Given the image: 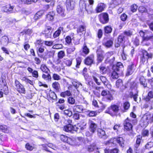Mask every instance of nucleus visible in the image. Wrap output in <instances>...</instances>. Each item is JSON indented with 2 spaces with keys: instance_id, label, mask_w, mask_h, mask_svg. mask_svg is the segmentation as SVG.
<instances>
[{
  "instance_id": "5701e85b",
  "label": "nucleus",
  "mask_w": 153,
  "mask_h": 153,
  "mask_svg": "<svg viewBox=\"0 0 153 153\" xmlns=\"http://www.w3.org/2000/svg\"><path fill=\"white\" fill-rule=\"evenodd\" d=\"M82 55L85 56L88 54L89 52V50L85 44H84L82 48Z\"/></svg>"
},
{
  "instance_id": "bb28decb",
  "label": "nucleus",
  "mask_w": 153,
  "mask_h": 153,
  "mask_svg": "<svg viewBox=\"0 0 153 153\" xmlns=\"http://www.w3.org/2000/svg\"><path fill=\"white\" fill-rule=\"evenodd\" d=\"M2 83L1 85L4 86L3 90L4 92V94L7 95L8 93V87L7 86V83L5 81L3 80H2ZM1 90H2V89H1Z\"/></svg>"
},
{
  "instance_id": "1a4fd4ad",
  "label": "nucleus",
  "mask_w": 153,
  "mask_h": 153,
  "mask_svg": "<svg viewBox=\"0 0 153 153\" xmlns=\"http://www.w3.org/2000/svg\"><path fill=\"white\" fill-rule=\"evenodd\" d=\"M124 128L127 131L131 130L132 129V126L131 123V120L128 118L126 119L124 122Z\"/></svg>"
},
{
  "instance_id": "393cba45",
  "label": "nucleus",
  "mask_w": 153,
  "mask_h": 153,
  "mask_svg": "<svg viewBox=\"0 0 153 153\" xmlns=\"http://www.w3.org/2000/svg\"><path fill=\"white\" fill-rule=\"evenodd\" d=\"M152 98H153V91H150L149 92L147 95L146 97H144L143 99L146 102H148Z\"/></svg>"
},
{
  "instance_id": "ddd939ff",
  "label": "nucleus",
  "mask_w": 153,
  "mask_h": 153,
  "mask_svg": "<svg viewBox=\"0 0 153 153\" xmlns=\"http://www.w3.org/2000/svg\"><path fill=\"white\" fill-rule=\"evenodd\" d=\"M94 60V55L91 54L85 59V63L87 65H90L93 63Z\"/></svg>"
},
{
  "instance_id": "f704fd0d",
  "label": "nucleus",
  "mask_w": 153,
  "mask_h": 153,
  "mask_svg": "<svg viewBox=\"0 0 153 153\" xmlns=\"http://www.w3.org/2000/svg\"><path fill=\"white\" fill-rule=\"evenodd\" d=\"M55 16V13L53 12H51L49 13L46 16L47 19L49 20H52L53 19Z\"/></svg>"
},
{
  "instance_id": "20e7f679",
  "label": "nucleus",
  "mask_w": 153,
  "mask_h": 153,
  "mask_svg": "<svg viewBox=\"0 0 153 153\" xmlns=\"http://www.w3.org/2000/svg\"><path fill=\"white\" fill-rule=\"evenodd\" d=\"M15 85L17 91L19 93L25 94L26 91L24 86L17 80H16Z\"/></svg>"
},
{
  "instance_id": "c03bdc74",
  "label": "nucleus",
  "mask_w": 153,
  "mask_h": 153,
  "mask_svg": "<svg viewBox=\"0 0 153 153\" xmlns=\"http://www.w3.org/2000/svg\"><path fill=\"white\" fill-rule=\"evenodd\" d=\"M85 27L83 25H80L78 27L77 30V33H82L83 31H85Z\"/></svg>"
},
{
  "instance_id": "9b49d317",
  "label": "nucleus",
  "mask_w": 153,
  "mask_h": 153,
  "mask_svg": "<svg viewBox=\"0 0 153 153\" xmlns=\"http://www.w3.org/2000/svg\"><path fill=\"white\" fill-rule=\"evenodd\" d=\"M75 0H67L66 7L68 10L70 11L74 8Z\"/></svg>"
},
{
  "instance_id": "5fc2aeb1",
  "label": "nucleus",
  "mask_w": 153,
  "mask_h": 153,
  "mask_svg": "<svg viewBox=\"0 0 153 153\" xmlns=\"http://www.w3.org/2000/svg\"><path fill=\"white\" fill-rule=\"evenodd\" d=\"M124 36L123 34H121L118 37V42L120 43L124 41Z\"/></svg>"
},
{
  "instance_id": "72a5a7b5",
  "label": "nucleus",
  "mask_w": 153,
  "mask_h": 153,
  "mask_svg": "<svg viewBox=\"0 0 153 153\" xmlns=\"http://www.w3.org/2000/svg\"><path fill=\"white\" fill-rule=\"evenodd\" d=\"M40 69L42 71L46 73H48V72L49 71V69L48 68L46 65L44 64L41 65Z\"/></svg>"
},
{
  "instance_id": "6e6552de",
  "label": "nucleus",
  "mask_w": 153,
  "mask_h": 153,
  "mask_svg": "<svg viewBox=\"0 0 153 153\" xmlns=\"http://www.w3.org/2000/svg\"><path fill=\"white\" fill-rule=\"evenodd\" d=\"M52 28L49 26H47L45 30L43 31L42 34L45 35V36L46 38H48L51 37V30Z\"/></svg>"
},
{
  "instance_id": "bf43d9fd",
  "label": "nucleus",
  "mask_w": 153,
  "mask_h": 153,
  "mask_svg": "<svg viewBox=\"0 0 153 153\" xmlns=\"http://www.w3.org/2000/svg\"><path fill=\"white\" fill-rule=\"evenodd\" d=\"M76 67L77 68H78L79 67V65H80L81 62V59L80 57H78L76 58Z\"/></svg>"
},
{
  "instance_id": "f257e3e1",
  "label": "nucleus",
  "mask_w": 153,
  "mask_h": 153,
  "mask_svg": "<svg viewBox=\"0 0 153 153\" xmlns=\"http://www.w3.org/2000/svg\"><path fill=\"white\" fill-rule=\"evenodd\" d=\"M153 54L151 53H149L145 50L142 51V56L140 57V62L144 64L147 63L149 59H152L153 57Z\"/></svg>"
},
{
  "instance_id": "6ab92c4d",
  "label": "nucleus",
  "mask_w": 153,
  "mask_h": 153,
  "mask_svg": "<svg viewBox=\"0 0 153 153\" xmlns=\"http://www.w3.org/2000/svg\"><path fill=\"white\" fill-rule=\"evenodd\" d=\"M14 7L10 5H8L2 7V10L5 12L8 13H12L13 12Z\"/></svg>"
},
{
  "instance_id": "de8ad7c7",
  "label": "nucleus",
  "mask_w": 153,
  "mask_h": 153,
  "mask_svg": "<svg viewBox=\"0 0 153 153\" xmlns=\"http://www.w3.org/2000/svg\"><path fill=\"white\" fill-rule=\"evenodd\" d=\"M65 55V52L61 51L58 53L57 57L59 58L62 59Z\"/></svg>"
},
{
  "instance_id": "e2e57ef3",
  "label": "nucleus",
  "mask_w": 153,
  "mask_h": 153,
  "mask_svg": "<svg viewBox=\"0 0 153 153\" xmlns=\"http://www.w3.org/2000/svg\"><path fill=\"white\" fill-rule=\"evenodd\" d=\"M40 17V13L38 12L34 15L33 19L34 21H36L39 19Z\"/></svg>"
},
{
  "instance_id": "79ce46f5",
  "label": "nucleus",
  "mask_w": 153,
  "mask_h": 153,
  "mask_svg": "<svg viewBox=\"0 0 153 153\" xmlns=\"http://www.w3.org/2000/svg\"><path fill=\"white\" fill-rule=\"evenodd\" d=\"M32 33V30L29 29H25L21 32V33H22L23 34H25L29 35Z\"/></svg>"
},
{
  "instance_id": "37998d69",
  "label": "nucleus",
  "mask_w": 153,
  "mask_h": 153,
  "mask_svg": "<svg viewBox=\"0 0 153 153\" xmlns=\"http://www.w3.org/2000/svg\"><path fill=\"white\" fill-rule=\"evenodd\" d=\"M123 106L124 109L123 112L126 111V110H127L130 107L129 103L128 102H125L123 104Z\"/></svg>"
},
{
  "instance_id": "c85d7f7f",
  "label": "nucleus",
  "mask_w": 153,
  "mask_h": 153,
  "mask_svg": "<svg viewBox=\"0 0 153 153\" xmlns=\"http://www.w3.org/2000/svg\"><path fill=\"white\" fill-rule=\"evenodd\" d=\"M2 44L4 45H7L9 42V39L7 36H4L1 38Z\"/></svg>"
},
{
  "instance_id": "7ed1b4c3",
  "label": "nucleus",
  "mask_w": 153,
  "mask_h": 153,
  "mask_svg": "<svg viewBox=\"0 0 153 153\" xmlns=\"http://www.w3.org/2000/svg\"><path fill=\"white\" fill-rule=\"evenodd\" d=\"M119 107L116 105H113L108 107L105 111V112L114 116L117 114L119 111Z\"/></svg>"
},
{
  "instance_id": "aec40b11",
  "label": "nucleus",
  "mask_w": 153,
  "mask_h": 153,
  "mask_svg": "<svg viewBox=\"0 0 153 153\" xmlns=\"http://www.w3.org/2000/svg\"><path fill=\"white\" fill-rule=\"evenodd\" d=\"M97 127V125L93 121H91L89 126V130L91 132L94 133Z\"/></svg>"
},
{
  "instance_id": "f8f14e48",
  "label": "nucleus",
  "mask_w": 153,
  "mask_h": 153,
  "mask_svg": "<svg viewBox=\"0 0 153 153\" xmlns=\"http://www.w3.org/2000/svg\"><path fill=\"white\" fill-rule=\"evenodd\" d=\"M106 7V5L103 3L98 4L95 10L97 13H99L103 11Z\"/></svg>"
},
{
  "instance_id": "4be33fe9",
  "label": "nucleus",
  "mask_w": 153,
  "mask_h": 153,
  "mask_svg": "<svg viewBox=\"0 0 153 153\" xmlns=\"http://www.w3.org/2000/svg\"><path fill=\"white\" fill-rule=\"evenodd\" d=\"M56 11L61 16H64L65 9L63 7L59 5H58L56 8Z\"/></svg>"
},
{
  "instance_id": "423d86ee",
  "label": "nucleus",
  "mask_w": 153,
  "mask_h": 153,
  "mask_svg": "<svg viewBox=\"0 0 153 153\" xmlns=\"http://www.w3.org/2000/svg\"><path fill=\"white\" fill-rule=\"evenodd\" d=\"M110 142L114 144H116L115 142H117L121 146H124V140L122 137H119L117 138H114L111 139L110 140Z\"/></svg>"
},
{
  "instance_id": "0e129e2a",
  "label": "nucleus",
  "mask_w": 153,
  "mask_h": 153,
  "mask_svg": "<svg viewBox=\"0 0 153 153\" xmlns=\"http://www.w3.org/2000/svg\"><path fill=\"white\" fill-rule=\"evenodd\" d=\"M95 149V146L93 145L89 146L88 147V150L90 152H92Z\"/></svg>"
},
{
  "instance_id": "a18cd8bd",
  "label": "nucleus",
  "mask_w": 153,
  "mask_h": 153,
  "mask_svg": "<svg viewBox=\"0 0 153 153\" xmlns=\"http://www.w3.org/2000/svg\"><path fill=\"white\" fill-rule=\"evenodd\" d=\"M112 31V28L110 26H107L104 28V31L105 33H111Z\"/></svg>"
},
{
  "instance_id": "8fccbe9b",
  "label": "nucleus",
  "mask_w": 153,
  "mask_h": 153,
  "mask_svg": "<svg viewBox=\"0 0 153 153\" xmlns=\"http://www.w3.org/2000/svg\"><path fill=\"white\" fill-rule=\"evenodd\" d=\"M113 44V41L110 40L107 41L106 43H105V46L107 48H110L112 46Z\"/></svg>"
},
{
  "instance_id": "412c9836",
  "label": "nucleus",
  "mask_w": 153,
  "mask_h": 153,
  "mask_svg": "<svg viewBox=\"0 0 153 153\" xmlns=\"http://www.w3.org/2000/svg\"><path fill=\"white\" fill-rule=\"evenodd\" d=\"M116 85V87L119 88L121 91L123 90L125 88V86L123 85L122 80L120 79H119L117 81Z\"/></svg>"
},
{
  "instance_id": "a211bd4d",
  "label": "nucleus",
  "mask_w": 153,
  "mask_h": 153,
  "mask_svg": "<svg viewBox=\"0 0 153 153\" xmlns=\"http://www.w3.org/2000/svg\"><path fill=\"white\" fill-rule=\"evenodd\" d=\"M138 95V92L135 94H134L132 92H131L129 95V97L131 98H133L134 100L137 103L140 102L141 98H139V100H138L137 97Z\"/></svg>"
},
{
  "instance_id": "7c9ffc66",
  "label": "nucleus",
  "mask_w": 153,
  "mask_h": 153,
  "mask_svg": "<svg viewBox=\"0 0 153 153\" xmlns=\"http://www.w3.org/2000/svg\"><path fill=\"white\" fill-rule=\"evenodd\" d=\"M100 69V72L102 74H104L106 73L107 72V68L101 65L99 67Z\"/></svg>"
},
{
  "instance_id": "b1692460",
  "label": "nucleus",
  "mask_w": 153,
  "mask_h": 153,
  "mask_svg": "<svg viewBox=\"0 0 153 153\" xmlns=\"http://www.w3.org/2000/svg\"><path fill=\"white\" fill-rule=\"evenodd\" d=\"M139 83L143 87H147V82L146 79L143 76H141L139 79Z\"/></svg>"
},
{
  "instance_id": "a878e982",
  "label": "nucleus",
  "mask_w": 153,
  "mask_h": 153,
  "mask_svg": "<svg viewBox=\"0 0 153 153\" xmlns=\"http://www.w3.org/2000/svg\"><path fill=\"white\" fill-rule=\"evenodd\" d=\"M63 28L62 27H59L53 34V36L54 38L58 37L62 31L63 30Z\"/></svg>"
},
{
  "instance_id": "e433bc0d",
  "label": "nucleus",
  "mask_w": 153,
  "mask_h": 153,
  "mask_svg": "<svg viewBox=\"0 0 153 153\" xmlns=\"http://www.w3.org/2000/svg\"><path fill=\"white\" fill-rule=\"evenodd\" d=\"M53 87L56 91H59L60 88L59 84L57 82H55L52 85Z\"/></svg>"
},
{
  "instance_id": "864d4df0",
  "label": "nucleus",
  "mask_w": 153,
  "mask_h": 153,
  "mask_svg": "<svg viewBox=\"0 0 153 153\" xmlns=\"http://www.w3.org/2000/svg\"><path fill=\"white\" fill-rule=\"evenodd\" d=\"M47 74V75L43 74L42 75V77L45 79L51 80V76L48 73Z\"/></svg>"
},
{
  "instance_id": "f3484780",
  "label": "nucleus",
  "mask_w": 153,
  "mask_h": 153,
  "mask_svg": "<svg viewBox=\"0 0 153 153\" xmlns=\"http://www.w3.org/2000/svg\"><path fill=\"white\" fill-rule=\"evenodd\" d=\"M73 109L74 111L79 113L83 112L85 110V109L82 105H74L73 106Z\"/></svg>"
},
{
  "instance_id": "c756f323",
  "label": "nucleus",
  "mask_w": 153,
  "mask_h": 153,
  "mask_svg": "<svg viewBox=\"0 0 153 153\" xmlns=\"http://www.w3.org/2000/svg\"><path fill=\"white\" fill-rule=\"evenodd\" d=\"M139 10L141 13L147 12L149 14H151L153 13L151 11H149L146 9L143 6H140L139 7Z\"/></svg>"
},
{
  "instance_id": "c9c22d12",
  "label": "nucleus",
  "mask_w": 153,
  "mask_h": 153,
  "mask_svg": "<svg viewBox=\"0 0 153 153\" xmlns=\"http://www.w3.org/2000/svg\"><path fill=\"white\" fill-rule=\"evenodd\" d=\"M152 39H153V34L152 35L149 36H144L142 38V40L141 43L143 44V45H144L145 44V43H144V42H147L149 40Z\"/></svg>"
},
{
  "instance_id": "39448f33",
  "label": "nucleus",
  "mask_w": 153,
  "mask_h": 153,
  "mask_svg": "<svg viewBox=\"0 0 153 153\" xmlns=\"http://www.w3.org/2000/svg\"><path fill=\"white\" fill-rule=\"evenodd\" d=\"M98 17L100 21L102 23L105 24L108 22V15L107 13H101Z\"/></svg>"
},
{
  "instance_id": "9d476101",
  "label": "nucleus",
  "mask_w": 153,
  "mask_h": 153,
  "mask_svg": "<svg viewBox=\"0 0 153 153\" xmlns=\"http://www.w3.org/2000/svg\"><path fill=\"white\" fill-rule=\"evenodd\" d=\"M136 67L133 64L128 65L127 69L126 75L127 76L131 75L135 71Z\"/></svg>"
},
{
  "instance_id": "680f3d73",
  "label": "nucleus",
  "mask_w": 153,
  "mask_h": 153,
  "mask_svg": "<svg viewBox=\"0 0 153 153\" xmlns=\"http://www.w3.org/2000/svg\"><path fill=\"white\" fill-rule=\"evenodd\" d=\"M112 4L115 5H118L121 3V0H112Z\"/></svg>"
},
{
  "instance_id": "338daca9",
  "label": "nucleus",
  "mask_w": 153,
  "mask_h": 153,
  "mask_svg": "<svg viewBox=\"0 0 153 153\" xmlns=\"http://www.w3.org/2000/svg\"><path fill=\"white\" fill-rule=\"evenodd\" d=\"M75 50V48L74 47H73L68 48L67 51L68 53L70 54L73 52Z\"/></svg>"
},
{
  "instance_id": "a19ab883",
  "label": "nucleus",
  "mask_w": 153,
  "mask_h": 153,
  "mask_svg": "<svg viewBox=\"0 0 153 153\" xmlns=\"http://www.w3.org/2000/svg\"><path fill=\"white\" fill-rule=\"evenodd\" d=\"M111 73V76L113 79H117L118 77V74L120 73L117 72L116 71L113 70Z\"/></svg>"
},
{
  "instance_id": "09e8293b",
  "label": "nucleus",
  "mask_w": 153,
  "mask_h": 153,
  "mask_svg": "<svg viewBox=\"0 0 153 153\" xmlns=\"http://www.w3.org/2000/svg\"><path fill=\"white\" fill-rule=\"evenodd\" d=\"M62 45L61 44L58 43L55 44L53 46L52 48L53 49H60L62 48Z\"/></svg>"
},
{
  "instance_id": "58836bf2",
  "label": "nucleus",
  "mask_w": 153,
  "mask_h": 153,
  "mask_svg": "<svg viewBox=\"0 0 153 153\" xmlns=\"http://www.w3.org/2000/svg\"><path fill=\"white\" fill-rule=\"evenodd\" d=\"M144 118L146 120V121L148 123H151L152 122L151 121V115L150 114H146L144 116Z\"/></svg>"
},
{
  "instance_id": "dca6fc26",
  "label": "nucleus",
  "mask_w": 153,
  "mask_h": 153,
  "mask_svg": "<svg viewBox=\"0 0 153 153\" xmlns=\"http://www.w3.org/2000/svg\"><path fill=\"white\" fill-rule=\"evenodd\" d=\"M100 79L104 85L106 86L108 88V89L111 88V85L105 77L103 76H100Z\"/></svg>"
},
{
  "instance_id": "4c0bfd02",
  "label": "nucleus",
  "mask_w": 153,
  "mask_h": 153,
  "mask_svg": "<svg viewBox=\"0 0 153 153\" xmlns=\"http://www.w3.org/2000/svg\"><path fill=\"white\" fill-rule=\"evenodd\" d=\"M71 82L73 85L76 88H77L79 87L80 85H82V84L81 83H80L79 82H78L77 80L76 79L72 80H71Z\"/></svg>"
},
{
  "instance_id": "2eb2a0df",
  "label": "nucleus",
  "mask_w": 153,
  "mask_h": 153,
  "mask_svg": "<svg viewBox=\"0 0 153 153\" xmlns=\"http://www.w3.org/2000/svg\"><path fill=\"white\" fill-rule=\"evenodd\" d=\"M123 68V66L122 63L120 62H118L117 63L115 66L113 67V70L116 71H117L121 73L122 72V69Z\"/></svg>"
},
{
  "instance_id": "2f4dec72",
  "label": "nucleus",
  "mask_w": 153,
  "mask_h": 153,
  "mask_svg": "<svg viewBox=\"0 0 153 153\" xmlns=\"http://www.w3.org/2000/svg\"><path fill=\"white\" fill-rule=\"evenodd\" d=\"M72 126L71 125H68L64 127L63 130L67 132H70L72 130Z\"/></svg>"
},
{
  "instance_id": "603ef678",
  "label": "nucleus",
  "mask_w": 153,
  "mask_h": 153,
  "mask_svg": "<svg viewBox=\"0 0 153 153\" xmlns=\"http://www.w3.org/2000/svg\"><path fill=\"white\" fill-rule=\"evenodd\" d=\"M0 129L5 133H7L8 131L7 127L5 125L0 126Z\"/></svg>"
},
{
  "instance_id": "4d7b16f0",
  "label": "nucleus",
  "mask_w": 153,
  "mask_h": 153,
  "mask_svg": "<svg viewBox=\"0 0 153 153\" xmlns=\"http://www.w3.org/2000/svg\"><path fill=\"white\" fill-rule=\"evenodd\" d=\"M64 114L69 117L71 116L72 115V112L68 109L65 110L64 111Z\"/></svg>"
},
{
  "instance_id": "052dcab7",
  "label": "nucleus",
  "mask_w": 153,
  "mask_h": 153,
  "mask_svg": "<svg viewBox=\"0 0 153 153\" xmlns=\"http://www.w3.org/2000/svg\"><path fill=\"white\" fill-rule=\"evenodd\" d=\"M137 7L136 4H133L131 6V10L133 12H135L137 9Z\"/></svg>"
},
{
  "instance_id": "473e14b6",
  "label": "nucleus",
  "mask_w": 153,
  "mask_h": 153,
  "mask_svg": "<svg viewBox=\"0 0 153 153\" xmlns=\"http://www.w3.org/2000/svg\"><path fill=\"white\" fill-rule=\"evenodd\" d=\"M118 149L116 148L112 149H105L104 150L105 153H118Z\"/></svg>"
},
{
  "instance_id": "6e6d98bb",
  "label": "nucleus",
  "mask_w": 153,
  "mask_h": 153,
  "mask_svg": "<svg viewBox=\"0 0 153 153\" xmlns=\"http://www.w3.org/2000/svg\"><path fill=\"white\" fill-rule=\"evenodd\" d=\"M124 34L128 36H130L132 34V31L131 30H127L124 32Z\"/></svg>"
},
{
  "instance_id": "3c124183",
  "label": "nucleus",
  "mask_w": 153,
  "mask_h": 153,
  "mask_svg": "<svg viewBox=\"0 0 153 153\" xmlns=\"http://www.w3.org/2000/svg\"><path fill=\"white\" fill-rule=\"evenodd\" d=\"M97 60L99 63L101 62L103 59V57L102 54H97Z\"/></svg>"
},
{
  "instance_id": "cd10ccee",
  "label": "nucleus",
  "mask_w": 153,
  "mask_h": 153,
  "mask_svg": "<svg viewBox=\"0 0 153 153\" xmlns=\"http://www.w3.org/2000/svg\"><path fill=\"white\" fill-rule=\"evenodd\" d=\"M97 134L98 137L100 138H102L106 136L105 131L100 128L98 129Z\"/></svg>"
},
{
  "instance_id": "49530a36",
  "label": "nucleus",
  "mask_w": 153,
  "mask_h": 153,
  "mask_svg": "<svg viewBox=\"0 0 153 153\" xmlns=\"http://www.w3.org/2000/svg\"><path fill=\"white\" fill-rule=\"evenodd\" d=\"M68 102L70 104L73 105L75 104V100L73 97H70L68 99Z\"/></svg>"
},
{
  "instance_id": "774afa93",
  "label": "nucleus",
  "mask_w": 153,
  "mask_h": 153,
  "mask_svg": "<svg viewBox=\"0 0 153 153\" xmlns=\"http://www.w3.org/2000/svg\"><path fill=\"white\" fill-rule=\"evenodd\" d=\"M57 106L58 108L60 109L61 110H63L66 108L65 105L63 104H59L57 105Z\"/></svg>"
},
{
  "instance_id": "ea45409f",
  "label": "nucleus",
  "mask_w": 153,
  "mask_h": 153,
  "mask_svg": "<svg viewBox=\"0 0 153 153\" xmlns=\"http://www.w3.org/2000/svg\"><path fill=\"white\" fill-rule=\"evenodd\" d=\"M61 96L63 97H65L66 96H69L71 95V92L68 91H67L61 93Z\"/></svg>"
},
{
  "instance_id": "f03ea898",
  "label": "nucleus",
  "mask_w": 153,
  "mask_h": 153,
  "mask_svg": "<svg viewBox=\"0 0 153 153\" xmlns=\"http://www.w3.org/2000/svg\"><path fill=\"white\" fill-rule=\"evenodd\" d=\"M60 139L62 141L66 143L71 146H74L78 144L76 143V140L74 138H71L65 135H61Z\"/></svg>"
},
{
  "instance_id": "13d9d810",
  "label": "nucleus",
  "mask_w": 153,
  "mask_h": 153,
  "mask_svg": "<svg viewBox=\"0 0 153 153\" xmlns=\"http://www.w3.org/2000/svg\"><path fill=\"white\" fill-rule=\"evenodd\" d=\"M97 114V111H90L88 114V115L90 117L95 116Z\"/></svg>"
},
{
  "instance_id": "0eeeda50",
  "label": "nucleus",
  "mask_w": 153,
  "mask_h": 153,
  "mask_svg": "<svg viewBox=\"0 0 153 153\" xmlns=\"http://www.w3.org/2000/svg\"><path fill=\"white\" fill-rule=\"evenodd\" d=\"M101 95L102 96H105V98L108 100H113V97L110 92L107 90H103L101 93Z\"/></svg>"
},
{
  "instance_id": "69168bd1",
  "label": "nucleus",
  "mask_w": 153,
  "mask_h": 153,
  "mask_svg": "<svg viewBox=\"0 0 153 153\" xmlns=\"http://www.w3.org/2000/svg\"><path fill=\"white\" fill-rule=\"evenodd\" d=\"M53 78L54 80H59L60 79V77L59 76L56 74H53Z\"/></svg>"
},
{
  "instance_id": "4468645a",
  "label": "nucleus",
  "mask_w": 153,
  "mask_h": 153,
  "mask_svg": "<svg viewBox=\"0 0 153 153\" xmlns=\"http://www.w3.org/2000/svg\"><path fill=\"white\" fill-rule=\"evenodd\" d=\"M81 9H82V10L83 9H85L88 14L91 13H92L93 10L92 6L88 5L87 6H86V4L84 2H83L82 4Z\"/></svg>"
}]
</instances>
